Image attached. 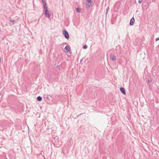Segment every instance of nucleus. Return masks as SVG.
Masks as SVG:
<instances>
[{"label": "nucleus", "mask_w": 159, "mask_h": 159, "mask_svg": "<svg viewBox=\"0 0 159 159\" xmlns=\"http://www.w3.org/2000/svg\"><path fill=\"white\" fill-rule=\"evenodd\" d=\"M82 114V113L80 114L79 115H78L77 116H79L80 115H81V114Z\"/></svg>", "instance_id": "4be33fe9"}, {"label": "nucleus", "mask_w": 159, "mask_h": 159, "mask_svg": "<svg viewBox=\"0 0 159 159\" xmlns=\"http://www.w3.org/2000/svg\"><path fill=\"white\" fill-rule=\"evenodd\" d=\"M93 2L92 0H86V7L87 9L89 8L90 6L92 5V4Z\"/></svg>", "instance_id": "7ed1b4c3"}, {"label": "nucleus", "mask_w": 159, "mask_h": 159, "mask_svg": "<svg viewBox=\"0 0 159 159\" xmlns=\"http://www.w3.org/2000/svg\"><path fill=\"white\" fill-rule=\"evenodd\" d=\"M110 57L112 61H114L116 59V57L112 54H110Z\"/></svg>", "instance_id": "6e6552de"}, {"label": "nucleus", "mask_w": 159, "mask_h": 159, "mask_svg": "<svg viewBox=\"0 0 159 159\" xmlns=\"http://www.w3.org/2000/svg\"><path fill=\"white\" fill-rule=\"evenodd\" d=\"M87 48V46L85 44L83 46V48L84 49H86Z\"/></svg>", "instance_id": "4468645a"}, {"label": "nucleus", "mask_w": 159, "mask_h": 159, "mask_svg": "<svg viewBox=\"0 0 159 159\" xmlns=\"http://www.w3.org/2000/svg\"><path fill=\"white\" fill-rule=\"evenodd\" d=\"M8 20H9V21L11 22L12 23V25H13L15 24V21L14 20H11V18H10V17L9 18Z\"/></svg>", "instance_id": "9d476101"}, {"label": "nucleus", "mask_w": 159, "mask_h": 159, "mask_svg": "<svg viewBox=\"0 0 159 159\" xmlns=\"http://www.w3.org/2000/svg\"><path fill=\"white\" fill-rule=\"evenodd\" d=\"M52 142L54 146L56 147H59L61 145V142H60L59 138L57 136L54 138Z\"/></svg>", "instance_id": "f257e3e1"}, {"label": "nucleus", "mask_w": 159, "mask_h": 159, "mask_svg": "<svg viewBox=\"0 0 159 159\" xmlns=\"http://www.w3.org/2000/svg\"><path fill=\"white\" fill-rule=\"evenodd\" d=\"M156 41H157L159 40V37L156 39Z\"/></svg>", "instance_id": "f3484780"}, {"label": "nucleus", "mask_w": 159, "mask_h": 159, "mask_svg": "<svg viewBox=\"0 0 159 159\" xmlns=\"http://www.w3.org/2000/svg\"><path fill=\"white\" fill-rule=\"evenodd\" d=\"M42 1L43 4V7H47V5L45 2V0H42Z\"/></svg>", "instance_id": "9b49d317"}, {"label": "nucleus", "mask_w": 159, "mask_h": 159, "mask_svg": "<svg viewBox=\"0 0 159 159\" xmlns=\"http://www.w3.org/2000/svg\"><path fill=\"white\" fill-rule=\"evenodd\" d=\"M83 60V58H82V59H81V60H80V62H81Z\"/></svg>", "instance_id": "412c9836"}, {"label": "nucleus", "mask_w": 159, "mask_h": 159, "mask_svg": "<svg viewBox=\"0 0 159 159\" xmlns=\"http://www.w3.org/2000/svg\"><path fill=\"white\" fill-rule=\"evenodd\" d=\"M62 34L64 35L65 38L67 39H69L70 36L69 34L67 31L66 30H63Z\"/></svg>", "instance_id": "20e7f679"}, {"label": "nucleus", "mask_w": 159, "mask_h": 159, "mask_svg": "<svg viewBox=\"0 0 159 159\" xmlns=\"http://www.w3.org/2000/svg\"><path fill=\"white\" fill-rule=\"evenodd\" d=\"M65 50L66 52H68L70 51V47L68 45H66L65 48Z\"/></svg>", "instance_id": "0eeeda50"}, {"label": "nucleus", "mask_w": 159, "mask_h": 159, "mask_svg": "<svg viewBox=\"0 0 159 159\" xmlns=\"http://www.w3.org/2000/svg\"><path fill=\"white\" fill-rule=\"evenodd\" d=\"M135 20L134 17H132L130 20L129 25L130 26L133 25L134 23Z\"/></svg>", "instance_id": "39448f33"}, {"label": "nucleus", "mask_w": 159, "mask_h": 159, "mask_svg": "<svg viewBox=\"0 0 159 159\" xmlns=\"http://www.w3.org/2000/svg\"><path fill=\"white\" fill-rule=\"evenodd\" d=\"M57 68H58L59 69H60V66L59 65H57Z\"/></svg>", "instance_id": "a211bd4d"}, {"label": "nucleus", "mask_w": 159, "mask_h": 159, "mask_svg": "<svg viewBox=\"0 0 159 159\" xmlns=\"http://www.w3.org/2000/svg\"><path fill=\"white\" fill-rule=\"evenodd\" d=\"M109 7H107V8H106V15H107V13H108V11H109Z\"/></svg>", "instance_id": "2eb2a0df"}, {"label": "nucleus", "mask_w": 159, "mask_h": 159, "mask_svg": "<svg viewBox=\"0 0 159 159\" xmlns=\"http://www.w3.org/2000/svg\"><path fill=\"white\" fill-rule=\"evenodd\" d=\"M143 1V0H139L138 3H141Z\"/></svg>", "instance_id": "dca6fc26"}, {"label": "nucleus", "mask_w": 159, "mask_h": 159, "mask_svg": "<svg viewBox=\"0 0 159 159\" xmlns=\"http://www.w3.org/2000/svg\"><path fill=\"white\" fill-rule=\"evenodd\" d=\"M2 92H1L0 93V98H1L2 97Z\"/></svg>", "instance_id": "6ab92c4d"}, {"label": "nucleus", "mask_w": 159, "mask_h": 159, "mask_svg": "<svg viewBox=\"0 0 159 159\" xmlns=\"http://www.w3.org/2000/svg\"><path fill=\"white\" fill-rule=\"evenodd\" d=\"M120 91L121 92V93L125 95L126 94L125 90L124 88L121 87L120 88Z\"/></svg>", "instance_id": "423d86ee"}, {"label": "nucleus", "mask_w": 159, "mask_h": 159, "mask_svg": "<svg viewBox=\"0 0 159 159\" xmlns=\"http://www.w3.org/2000/svg\"><path fill=\"white\" fill-rule=\"evenodd\" d=\"M76 11L79 13H80L81 12V9L79 7H77L76 8Z\"/></svg>", "instance_id": "ddd939ff"}, {"label": "nucleus", "mask_w": 159, "mask_h": 159, "mask_svg": "<svg viewBox=\"0 0 159 159\" xmlns=\"http://www.w3.org/2000/svg\"><path fill=\"white\" fill-rule=\"evenodd\" d=\"M44 10V16L48 18H49L50 17L51 15L49 14V12L48 9L47 7H43Z\"/></svg>", "instance_id": "f03ea898"}, {"label": "nucleus", "mask_w": 159, "mask_h": 159, "mask_svg": "<svg viewBox=\"0 0 159 159\" xmlns=\"http://www.w3.org/2000/svg\"><path fill=\"white\" fill-rule=\"evenodd\" d=\"M37 100L38 101H41L42 100V97L40 96H39L37 98Z\"/></svg>", "instance_id": "f8f14e48"}, {"label": "nucleus", "mask_w": 159, "mask_h": 159, "mask_svg": "<svg viewBox=\"0 0 159 159\" xmlns=\"http://www.w3.org/2000/svg\"><path fill=\"white\" fill-rule=\"evenodd\" d=\"M44 98H46V99L47 100L50 99L52 98V96L50 95H44Z\"/></svg>", "instance_id": "1a4fd4ad"}, {"label": "nucleus", "mask_w": 159, "mask_h": 159, "mask_svg": "<svg viewBox=\"0 0 159 159\" xmlns=\"http://www.w3.org/2000/svg\"><path fill=\"white\" fill-rule=\"evenodd\" d=\"M152 82L151 80H148V82L149 83H150Z\"/></svg>", "instance_id": "aec40b11"}]
</instances>
